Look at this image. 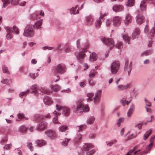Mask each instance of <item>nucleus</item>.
I'll list each match as a JSON object with an SVG mask.
<instances>
[{
    "mask_svg": "<svg viewBox=\"0 0 155 155\" xmlns=\"http://www.w3.org/2000/svg\"><path fill=\"white\" fill-rule=\"evenodd\" d=\"M39 90L43 93L47 94H50L52 92L47 89L45 87H41L39 88Z\"/></svg>",
    "mask_w": 155,
    "mask_h": 155,
    "instance_id": "21",
    "label": "nucleus"
},
{
    "mask_svg": "<svg viewBox=\"0 0 155 155\" xmlns=\"http://www.w3.org/2000/svg\"><path fill=\"white\" fill-rule=\"evenodd\" d=\"M108 14L107 13H105L104 14L102 13H101L100 17L98 20H97L96 23V26L97 28H100L102 21H104V18Z\"/></svg>",
    "mask_w": 155,
    "mask_h": 155,
    "instance_id": "8",
    "label": "nucleus"
},
{
    "mask_svg": "<svg viewBox=\"0 0 155 155\" xmlns=\"http://www.w3.org/2000/svg\"><path fill=\"white\" fill-rule=\"evenodd\" d=\"M6 30L7 32V34L6 35V38L7 40H9L11 39L12 38V34L13 31L12 28L10 27H7L6 28Z\"/></svg>",
    "mask_w": 155,
    "mask_h": 155,
    "instance_id": "10",
    "label": "nucleus"
},
{
    "mask_svg": "<svg viewBox=\"0 0 155 155\" xmlns=\"http://www.w3.org/2000/svg\"><path fill=\"white\" fill-rule=\"evenodd\" d=\"M149 30V26L148 25H146L145 27L144 31L145 33H147Z\"/></svg>",
    "mask_w": 155,
    "mask_h": 155,
    "instance_id": "63",
    "label": "nucleus"
},
{
    "mask_svg": "<svg viewBox=\"0 0 155 155\" xmlns=\"http://www.w3.org/2000/svg\"><path fill=\"white\" fill-rule=\"evenodd\" d=\"M29 90H27V91L25 92H21L20 93V94H19V96L20 97H22L24 95H26L27 94V93H28L29 92Z\"/></svg>",
    "mask_w": 155,
    "mask_h": 155,
    "instance_id": "47",
    "label": "nucleus"
},
{
    "mask_svg": "<svg viewBox=\"0 0 155 155\" xmlns=\"http://www.w3.org/2000/svg\"><path fill=\"white\" fill-rule=\"evenodd\" d=\"M132 63H129L128 60H126L125 62L124 68V71L128 73V76L130 75V73L132 69Z\"/></svg>",
    "mask_w": 155,
    "mask_h": 155,
    "instance_id": "5",
    "label": "nucleus"
},
{
    "mask_svg": "<svg viewBox=\"0 0 155 155\" xmlns=\"http://www.w3.org/2000/svg\"><path fill=\"white\" fill-rule=\"evenodd\" d=\"M145 101L146 103V105L148 107H150L151 106V103L147 100L146 98H145Z\"/></svg>",
    "mask_w": 155,
    "mask_h": 155,
    "instance_id": "56",
    "label": "nucleus"
},
{
    "mask_svg": "<svg viewBox=\"0 0 155 155\" xmlns=\"http://www.w3.org/2000/svg\"><path fill=\"white\" fill-rule=\"evenodd\" d=\"M56 71L59 73L63 74L66 71L65 66L63 64H58L55 68Z\"/></svg>",
    "mask_w": 155,
    "mask_h": 155,
    "instance_id": "6",
    "label": "nucleus"
},
{
    "mask_svg": "<svg viewBox=\"0 0 155 155\" xmlns=\"http://www.w3.org/2000/svg\"><path fill=\"white\" fill-rule=\"evenodd\" d=\"M89 84L91 85L92 86L95 84V82L92 80L91 79L89 81Z\"/></svg>",
    "mask_w": 155,
    "mask_h": 155,
    "instance_id": "64",
    "label": "nucleus"
},
{
    "mask_svg": "<svg viewBox=\"0 0 155 155\" xmlns=\"http://www.w3.org/2000/svg\"><path fill=\"white\" fill-rule=\"evenodd\" d=\"M37 88L38 87L35 84L32 85L31 87V89L32 90H34V91H31V93H39V89H37Z\"/></svg>",
    "mask_w": 155,
    "mask_h": 155,
    "instance_id": "28",
    "label": "nucleus"
},
{
    "mask_svg": "<svg viewBox=\"0 0 155 155\" xmlns=\"http://www.w3.org/2000/svg\"><path fill=\"white\" fill-rule=\"evenodd\" d=\"M44 102L45 104L47 105H49L53 102L51 98L48 96H46L44 97Z\"/></svg>",
    "mask_w": 155,
    "mask_h": 155,
    "instance_id": "16",
    "label": "nucleus"
},
{
    "mask_svg": "<svg viewBox=\"0 0 155 155\" xmlns=\"http://www.w3.org/2000/svg\"><path fill=\"white\" fill-rule=\"evenodd\" d=\"M134 3V0H128L127 5L128 6H133Z\"/></svg>",
    "mask_w": 155,
    "mask_h": 155,
    "instance_id": "43",
    "label": "nucleus"
},
{
    "mask_svg": "<svg viewBox=\"0 0 155 155\" xmlns=\"http://www.w3.org/2000/svg\"><path fill=\"white\" fill-rule=\"evenodd\" d=\"M153 140H152L150 142H151V143L148 146L147 148H148L149 150H150L152 147L153 145Z\"/></svg>",
    "mask_w": 155,
    "mask_h": 155,
    "instance_id": "62",
    "label": "nucleus"
},
{
    "mask_svg": "<svg viewBox=\"0 0 155 155\" xmlns=\"http://www.w3.org/2000/svg\"><path fill=\"white\" fill-rule=\"evenodd\" d=\"M86 51L87 50L85 49L84 50V52L82 51V52H81L78 54H76L77 58L79 60H80L81 59L85 57L86 56V54L84 53V52Z\"/></svg>",
    "mask_w": 155,
    "mask_h": 155,
    "instance_id": "18",
    "label": "nucleus"
},
{
    "mask_svg": "<svg viewBox=\"0 0 155 155\" xmlns=\"http://www.w3.org/2000/svg\"><path fill=\"white\" fill-rule=\"evenodd\" d=\"M97 73V72L95 70H91L89 74V77L91 78L94 77L96 74Z\"/></svg>",
    "mask_w": 155,
    "mask_h": 155,
    "instance_id": "36",
    "label": "nucleus"
},
{
    "mask_svg": "<svg viewBox=\"0 0 155 155\" xmlns=\"http://www.w3.org/2000/svg\"><path fill=\"white\" fill-rule=\"evenodd\" d=\"M35 143L38 146L41 147L45 145L46 144V142L43 140H38L36 141Z\"/></svg>",
    "mask_w": 155,
    "mask_h": 155,
    "instance_id": "22",
    "label": "nucleus"
},
{
    "mask_svg": "<svg viewBox=\"0 0 155 155\" xmlns=\"http://www.w3.org/2000/svg\"><path fill=\"white\" fill-rule=\"evenodd\" d=\"M26 2L25 1H23L20 2V0L19 1L18 5L21 6H24L25 5Z\"/></svg>",
    "mask_w": 155,
    "mask_h": 155,
    "instance_id": "61",
    "label": "nucleus"
},
{
    "mask_svg": "<svg viewBox=\"0 0 155 155\" xmlns=\"http://www.w3.org/2000/svg\"><path fill=\"white\" fill-rule=\"evenodd\" d=\"M86 125H81L79 126H77L76 127V130L78 132L82 131L86 128Z\"/></svg>",
    "mask_w": 155,
    "mask_h": 155,
    "instance_id": "31",
    "label": "nucleus"
},
{
    "mask_svg": "<svg viewBox=\"0 0 155 155\" xmlns=\"http://www.w3.org/2000/svg\"><path fill=\"white\" fill-rule=\"evenodd\" d=\"M83 103L82 101L79 100L78 101L76 104V108L75 110L76 112H81L83 111L86 112L89 111V107L87 105H83Z\"/></svg>",
    "mask_w": 155,
    "mask_h": 155,
    "instance_id": "2",
    "label": "nucleus"
},
{
    "mask_svg": "<svg viewBox=\"0 0 155 155\" xmlns=\"http://www.w3.org/2000/svg\"><path fill=\"white\" fill-rule=\"evenodd\" d=\"M3 3V8L6 7L7 5L10 3V1L8 0H2Z\"/></svg>",
    "mask_w": 155,
    "mask_h": 155,
    "instance_id": "38",
    "label": "nucleus"
},
{
    "mask_svg": "<svg viewBox=\"0 0 155 155\" xmlns=\"http://www.w3.org/2000/svg\"><path fill=\"white\" fill-rule=\"evenodd\" d=\"M121 18L118 16L114 17L113 19V25L114 26H117L119 25L121 21Z\"/></svg>",
    "mask_w": 155,
    "mask_h": 155,
    "instance_id": "11",
    "label": "nucleus"
},
{
    "mask_svg": "<svg viewBox=\"0 0 155 155\" xmlns=\"http://www.w3.org/2000/svg\"><path fill=\"white\" fill-rule=\"evenodd\" d=\"M27 147L30 149L31 151L33 150V147L32 146V144L31 143H27Z\"/></svg>",
    "mask_w": 155,
    "mask_h": 155,
    "instance_id": "44",
    "label": "nucleus"
},
{
    "mask_svg": "<svg viewBox=\"0 0 155 155\" xmlns=\"http://www.w3.org/2000/svg\"><path fill=\"white\" fill-rule=\"evenodd\" d=\"M94 95V94L93 93H89L87 94V96L88 97L87 99V101H92L93 100V98Z\"/></svg>",
    "mask_w": 155,
    "mask_h": 155,
    "instance_id": "26",
    "label": "nucleus"
},
{
    "mask_svg": "<svg viewBox=\"0 0 155 155\" xmlns=\"http://www.w3.org/2000/svg\"><path fill=\"white\" fill-rule=\"evenodd\" d=\"M137 22L139 24H142L144 21V17L140 15H138L137 16Z\"/></svg>",
    "mask_w": 155,
    "mask_h": 155,
    "instance_id": "20",
    "label": "nucleus"
},
{
    "mask_svg": "<svg viewBox=\"0 0 155 155\" xmlns=\"http://www.w3.org/2000/svg\"><path fill=\"white\" fill-rule=\"evenodd\" d=\"M136 147H135L132 150H130L126 155H132V153L135 150Z\"/></svg>",
    "mask_w": 155,
    "mask_h": 155,
    "instance_id": "57",
    "label": "nucleus"
},
{
    "mask_svg": "<svg viewBox=\"0 0 155 155\" xmlns=\"http://www.w3.org/2000/svg\"><path fill=\"white\" fill-rule=\"evenodd\" d=\"M123 39L125 40V41L127 42L129 44H130L129 42L130 40V39L129 37L127 35H123Z\"/></svg>",
    "mask_w": 155,
    "mask_h": 155,
    "instance_id": "41",
    "label": "nucleus"
},
{
    "mask_svg": "<svg viewBox=\"0 0 155 155\" xmlns=\"http://www.w3.org/2000/svg\"><path fill=\"white\" fill-rule=\"evenodd\" d=\"M13 28L16 34H19V32L18 30V29L16 26H13Z\"/></svg>",
    "mask_w": 155,
    "mask_h": 155,
    "instance_id": "51",
    "label": "nucleus"
},
{
    "mask_svg": "<svg viewBox=\"0 0 155 155\" xmlns=\"http://www.w3.org/2000/svg\"><path fill=\"white\" fill-rule=\"evenodd\" d=\"M102 40L106 45L111 46L110 48V49H111L112 47L114 46V41L111 38H107L104 37L102 39Z\"/></svg>",
    "mask_w": 155,
    "mask_h": 155,
    "instance_id": "7",
    "label": "nucleus"
},
{
    "mask_svg": "<svg viewBox=\"0 0 155 155\" xmlns=\"http://www.w3.org/2000/svg\"><path fill=\"white\" fill-rule=\"evenodd\" d=\"M19 130L21 132H23L26 131L27 130V128L24 126H21L19 129Z\"/></svg>",
    "mask_w": 155,
    "mask_h": 155,
    "instance_id": "46",
    "label": "nucleus"
},
{
    "mask_svg": "<svg viewBox=\"0 0 155 155\" xmlns=\"http://www.w3.org/2000/svg\"><path fill=\"white\" fill-rule=\"evenodd\" d=\"M93 147V145L91 143H86L84 144L82 148L83 151H87L89 150Z\"/></svg>",
    "mask_w": 155,
    "mask_h": 155,
    "instance_id": "12",
    "label": "nucleus"
},
{
    "mask_svg": "<svg viewBox=\"0 0 155 155\" xmlns=\"http://www.w3.org/2000/svg\"><path fill=\"white\" fill-rule=\"evenodd\" d=\"M147 0H142L141 2L140 5V9L143 11H144L146 8V3L147 2Z\"/></svg>",
    "mask_w": 155,
    "mask_h": 155,
    "instance_id": "17",
    "label": "nucleus"
},
{
    "mask_svg": "<svg viewBox=\"0 0 155 155\" xmlns=\"http://www.w3.org/2000/svg\"><path fill=\"white\" fill-rule=\"evenodd\" d=\"M9 80L7 79H3L2 81L1 82L4 84H7Z\"/></svg>",
    "mask_w": 155,
    "mask_h": 155,
    "instance_id": "60",
    "label": "nucleus"
},
{
    "mask_svg": "<svg viewBox=\"0 0 155 155\" xmlns=\"http://www.w3.org/2000/svg\"><path fill=\"white\" fill-rule=\"evenodd\" d=\"M115 47L118 49H120L123 47V44L121 42H118L116 45Z\"/></svg>",
    "mask_w": 155,
    "mask_h": 155,
    "instance_id": "40",
    "label": "nucleus"
},
{
    "mask_svg": "<svg viewBox=\"0 0 155 155\" xmlns=\"http://www.w3.org/2000/svg\"><path fill=\"white\" fill-rule=\"evenodd\" d=\"M153 27H152V29L150 30V35L151 37L154 36H155V20L153 23Z\"/></svg>",
    "mask_w": 155,
    "mask_h": 155,
    "instance_id": "27",
    "label": "nucleus"
},
{
    "mask_svg": "<svg viewBox=\"0 0 155 155\" xmlns=\"http://www.w3.org/2000/svg\"><path fill=\"white\" fill-rule=\"evenodd\" d=\"M51 89L54 91H57L60 89V87L58 85H51Z\"/></svg>",
    "mask_w": 155,
    "mask_h": 155,
    "instance_id": "32",
    "label": "nucleus"
},
{
    "mask_svg": "<svg viewBox=\"0 0 155 155\" xmlns=\"http://www.w3.org/2000/svg\"><path fill=\"white\" fill-rule=\"evenodd\" d=\"M12 3L13 5H16L18 4L20 0H11Z\"/></svg>",
    "mask_w": 155,
    "mask_h": 155,
    "instance_id": "50",
    "label": "nucleus"
},
{
    "mask_svg": "<svg viewBox=\"0 0 155 155\" xmlns=\"http://www.w3.org/2000/svg\"><path fill=\"white\" fill-rule=\"evenodd\" d=\"M42 25V20L37 21L33 25L34 28L36 29H39L41 27Z\"/></svg>",
    "mask_w": 155,
    "mask_h": 155,
    "instance_id": "23",
    "label": "nucleus"
},
{
    "mask_svg": "<svg viewBox=\"0 0 155 155\" xmlns=\"http://www.w3.org/2000/svg\"><path fill=\"white\" fill-rule=\"evenodd\" d=\"M126 97H124L120 101V102L122 104L123 106H124L125 105V102H126Z\"/></svg>",
    "mask_w": 155,
    "mask_h": 155,
    "instance_id": "49",
    "label": "nucleus"
},
{
    "mask_svg": "<svg viewBox=\"0 0 155 155\" xmlns=\"http://www.w3.org/2000/svg\"><path fill=\"white\" fill-rule=\"evenodd\" d=\"M132 19V17L131 15L129 14H127L126 17L124 21L125 24L126 25L129 24L131 22Z\"/></svg>",
    "mask_w": 155,
    "mask_h": 155,
    "instance_id": "19",
    "label": "nucleus"
},
{
    "mask_svg": "<svg viewBox=\"0 0 155 155\" xmlns=\"http://www.w3.org/2000/svg\"><path fill=\"white\" fill-rule=\"evenodd\" d=\"M38 73H31L30 74V76L32 78L34 79L38 76Z\"/></svg>",
    "mask_w": 155,
    "mask_h": 155,
    "instance_id": "45",
    "label": "nucleus"
},
{
    "mask_svg": "<svg viewBox=\"0 0 155 155\" xmlns=\"http://www.w3.org/2000/svg\"><path fill=\"white\" fill-rule=\"evenodd\" d=\"M97 59V55L94 52L92 53L90 55V60L91 61L96 60Z\"/></svg>",
    "mask_w": 155,
    "mask_h": 155,
    "instance_id": "30",
    "label": "nucleus"
},
{
    "mask_svg": "<svg viewBox=\"0 0 155 155\" xmlns=\"http://www.w3.org/2000/svg\"><path fill=\"white\" fill-rule=\"evenodd\" d=\"M12 146L11 144H9L5 145L4 147V148L6 149H10Z\"/></svg>",
    "mask_w": 155,
    "mask_h": 155,
    "instance_id": "54",
    "label": "nucleus"
},
{
    "mask_svg": "<svg viewBox=\"0 0 155 155\" xmlns=\"http://www.w3.org/2000/svg\"><path fill=\"white\" fill-rule=\"evenodd\" d=\"M56 110L58 111V112L56 111H54L53 114L56 116L53 119V122L55 124H59L58 121V116L61 114V113L59 112L62 110L63 111V113L64 115L66 116H68L70 114V109L66 107H64L58 104L56 105Z\"/></svg>",
    "mask_w": 155,
    "mask_h": 155,
    "instance_id": "1",
    "label": "nucleus"
},
{
    "mask_svg": "<svg viewBox=\"0 0 155 155\" xmlns=\"http://www.w3.org/2000/svg\"><path fill=\"white\" fill-rule=\"evenodd\" d=\"M124 120V119L123 118H120L119 119L117 123V124L118 126H120V123L121 122H123Z\"/></svg>",
    "mask_w": 155,
    "mask_h": 155,
    "instance_id": "53",
    "label": "nucleus"
},
{
    "mask_svg": "<svg viewBox=\"0 0 155 155\" xmlns=\"http://www.w3.org/2000/svg\"><path fill=\"white\" fill-rule=\"evenodd\" d=\"M134 105H131L127 112V115L128 117H129L131 116L134 110Z\"/></svg>",
    "mask_w": 155,
    "mask_h": 155,
    "instance_id": "25",
    "label": "nucleus"
},
{
    "mask_svg": "<svg viewBox=\"0 0 155 155\" xmlns=\"http://www.w3.org/2000/svg\"><path fill=\"white\" fill-rule=\"evenodd\" d=\"M42 48L43 50H45V49H48L49 50H51L54 49V48H53V47H49L46 46V47H43Z\"/></svg>",
    "mask_w": 155,
    "mask_h": 155,
    "instance_id": "59",
    "label": "nucleus"
},
{
    "mask_svg": "<svg viewBox=\"0 0 155 155\" xmlns=\"http://www.w3.org/2000/svg\"><path fill=\"white\" fill-rule=\"evenodd\" d=\"M18 117L20 119H22L24 117V115L23 114L19 113L17 115Z\"/></svg>",
    "mask_w": 155,
    "mask_h": 155,
    "instance_id": "58",
    "label": "nucleus"
},
{
    "mask_svg": "<svg viewBox=\"0 0 155 155\" xmlns=\"http://www.w3.org/2000/svg\"><path fill=\"white\" fill-rule=\"evenodd\" d=\"M47 127V123L45 121H41L38 127L37 128V130L38 131H41L44 129H46Z\"/></svg>",
    "mask_w": 155,
    "mask_h": 155,
    "instance_id": "9",
    "label": "nucleus"
},
{
    "mask_svg": "<svg viewBox=\"0 0 155 155\" xmlns=\"http://www.w3.org/2000/svg\"><path fill=\"white\" fill-rule=\"evenodd\" d=\"M120 65L119 62L117 61H115L111 64L110 71L112 74L117 73L120 68Z\"/></svg>",
    "mask_w": 155,
    "mask_h": 155,
    "instance_id": "3",
    "label": "nucleus"
},
{
    "mask_svg": "<svg viewBox=\"0 0 155 155\" xmlns=\"http://www.w3.org/2000/svg\"><path fill=\"white\" fill-rule=\"evenodd\" d=\"M70 140V139H65L63 141L62 143V145L64 146H66L68 145V142Z\"/></svg>",
    "mask_w": 155,
    "mask_h": 155,
    "instance_id": "39",
    "label": "nucleus"
},
{
    "mask_svg": "<svg viewBox=\"0 0 155 155\" xmlns=\"http://www.w3.org/2000/svg\"><path fill=\"white\" fill-rule=\"evenodd\" d=\"M68 129L67 126L65 125H62L60 126L59 128V130L60 131L64 132Z\"/></svg>",
    "mask_w": 155,
    "mask_h": 155,
    "instance_id": "37",
    "label": "nucleus"
},
{
    "mask_svg": "<svg viewBox=\"0 0 155 155\" xmlns=\"http://www.w3.org/2000/svg\"><path fill=\"white\" fill-rule=\"evenodd\" d=\"M3 72H4L5 73L9 74L8 68L6 66H4L3 67Z\"/></svg>",
    "mask_w": 155,
    "mask_h": 155,
    "instance_id": "52",
    "label": "nucleus"
},
{
    "mask_svg": "<svg viewBox=\"0 0 155 155\" xmlns=\"http://www.w3.org/2000/svg\"><path fill=\"white\" fill-rule=\"evenodd\" d=\"M116 142V140H114L110 141V142L107 143V142H106V143H107V146L109 147L111 146L114 143Z\"/></svg>",
    "mask_w": 155,
    "mask_h": 155,
    "instance_id": "48",
    "label": "nucleus"
},
{
    "mask_svg": "<svg viewBox=\"0 0 155 155\" xmlns=\"http://www.w3.org/2000/svg\"><path fill=\"white\" fill-rule=\"evenodd\" d=\"M95 150H92L89 152L87 153V155H92L95 152Z\"/></svg>",
    "mask_w": 155,
    "mask_h": 155,
    "instance_id": "55",
    "label": "nucleus"
},
{
    "mask_svg": "<svg viewBox=\"0 0 155 155\" xmlns=\"http://www.w3.org/2000/svg\"><path fill=\"white\" fill-rule=\"evenodd\" d=\"M101 93V91L99 90L96 94L94 97L93 98L95 103H96L99 101Z\"/></svg>",
    "mask_w": 155,
    "mask_h": 155,
    "instance_id": "15",
    "label": "nucleus"
},
{
    "mask_svg": "<svg viewBox=\"0 0 155 155\" xmlns=\"http://www.w3.org/2000/svg\"><path fill=\"white\" fill-rule=\"evenodd\" d=\"M86 21L88 24H91L93 21V19L91 16H87L86 18Z\"/></svg>",
    "mask_w": 155,
    "mask_h": 155,
    "instance_id": "34",
    "label": "nucleus"
},
{
    "mask_svg": "<svg viewBox=\"0 0 155 155\" xmlns=\"http://www.w3.org/2000/svg\"><path fill=\"white\" fill-rule=\"evenodd\" d=\"M113 10L116 12L122 11L124 9V7L122 5H114L113 7Z\"/></svg>",
    "mask_w": 155,
    "mask_h": 155,
    "instance_id": "14",
    "label": "nucleus"
},
{
    "mask_svg": "<svg viewBox=\"0 0 155 155\" xmlns=\"http://www.w3.org/2000/svg\"><path fill=\"white\" fill-rule=\"evenodd\" d=\"M94 120V117H89V119L87 121V123L89 124H91L93 123Z\"/></svg>",
    "mask_w": 155,
    "mask_h": 155,
    "instance_id": "42",
    "label": "nucleus"
},
{
    "mask_svg": "<svg viewBox=\"0 0 155 155\" xmlns=\"http://www.w3.org/2000/svg\"><path fill=\"white\" fill-rule=\"evenodd\" d=\"M130 85L129 84H127L126 86H123L122 85H119L117 87V90L119 91L126 89L129 87Z\"/></svg>",
    "mask_w": 155,
    "mask_h": 155,
    "instance_id": "24",
    "label": "nucleus"
},
{
    "mask_svg": "<svg viewBox=\"0 0 155 155\" xmlns=\"http://www.w3.org/2000/svg\"><path fill=\"white\" fill-rule=\"evenodd\" d=\"M140 33V31L139 29L138 28H136L132 35V36L134 38H136L138 36Z\"/></svg>",
    "mask_w": 155,
    "mask_h": 155,
    "instance_id": "29",
    "label": "nucleus"
},
{
    "mask_svg": "<svg viewBox=\"0 0 155 155\" xmlns=\"http://www.w3.org/2000/svg\"><path fill=\"white\" fill-rule=\"evenodd\" d=\"M77 6H76L75 8H71V14H76L79 13V10L78 9L76 12L75 11L76 9L77 8Z\"/></svg>",
    "mask_w": 155,
    "mask_h": 155,
    "instance_id": "35",
    "label": "nucleus"
},
{
    "mask_svg": "<svg viewBox=\"0 0 155 155\" xmlns=\"http://www.w3.org/2000/svg\"><path fill=\"white\" fill-rule=\"evenodd\" d=\"M46 134L48 137L54 138L56 137L55 132L54 130H49L46 132Z\"/></svg>",
    "mask_w": 155,
    "mask_h": 155,
    "instance_id": "13",
    "label": "nucleus"
},
{
    "mask_svg": "<svg viewBox=\"0 0 155 155\" xmlns=\"http://www.w3.org/2000/svg\"><path fill=\"white\" fill-rule=\"evenodd\" d=\"M23 35L24 36L29 37H31L34 35V31L31 25H28L26 26Z\"/></svg>",
    "mask_w": 155,
    "mask_h": 155,
    "instance_id": "4",
    "label": "nucleus"
},
{
    "mask_svg": "<svg viewBox=\"0 0 155 155\" xmlns=\"http://www.w3.org/2000/svg\"><path fill=\"white\" fill-rule=\"evenodd\" d=\"M152 132V130H148L146 133L144 134L143 136V139L145 140H146L151 134Z\"/></svg>",
    "mask_w": 155,
    "mask_h": 155,
    "instance_id": "33",
    "label": "nucleus"
}]
</instances>
